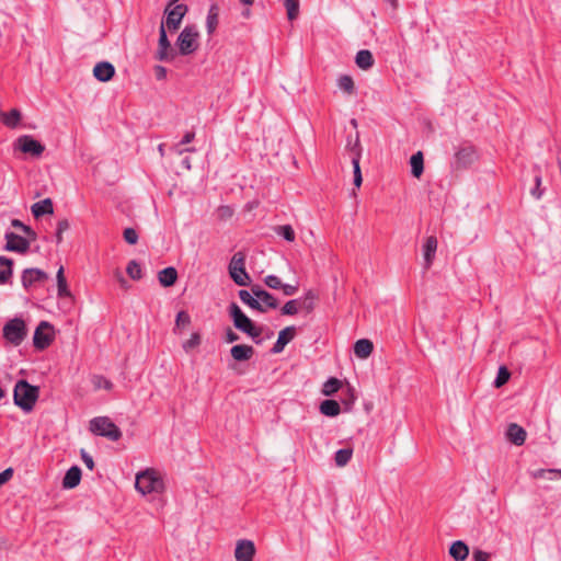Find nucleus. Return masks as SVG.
Returning a JSON list of instances; mask_svg holds the SVG:
<instances>
[{
    "label": "nucleus",
    "mask_w": 561,
    "mask_h": 561,
    "mask_svg": "<svg viewBox=\"0 0 561 561\" xmlns=\"http://www.w3.org/2000/svg\"><path fill=\"white\" fill-rule=\"evenodd\" d=\"M296 335V327L289 325L279 331L277 341L272 347L273 354H278L284 351L285 346L294 340Z\"/></svg>",
    "instance_id": "17"
},
{
    "label": "nucleus",
    "mask_w": 561,
    "mask_h": 561,
    "mask_svg": "<svg viewBox=\"0 0 561 561\" xmlns=\"http://www.w3.org/2000/svg\"><path fill=\"white\" fill-rule=\"evenodd\" d=\"M190 316L185 311H180L176 314L175 323L178 327L186 325L190 323Z\"/></svg>",
    "instance_id": "53"
},
{
    "label": "nucleus",
    "mask_w": 561,
    "mask_h": 561,
    "mask_svg": "<svg viewBox=\"0 0 561 561\" xmlns=\"http://www.w3.org/2000/svg\"><path fill=\"white\" fill-rule=\"evenodd\" d=\"M229 316L231 317L236 329L249 335L256 344L262 342L260 336L263 329L261 327H256L236 302L230 304Z\"/></svg>",
    "instance_id": "2"
},
{
    "label": "nucleus",
    "mask_w": 561,
    "mask_h": 561,
    "mask_svg": "<svg viewBox=\"0 0 561 561\" xmlns=\"http://www.w3.org/2000/svg\"><path fill=\"white\" fill-rule=\"evenodd\" d=\"M158 279L161 286L171 287L178 280V271L173 266L165 267L158 273Z\"/></svg>",
    "instance_id": "25"
},
{
    "label": "nucleus",
    "mask_w": 561,
    "mask_h": 561,
    "mask_svg": "<svg viewBox=\"0 0 561 561\" xmlns=\"http://www.w3.org/2000/svg\"><path fill=\"white\" fill-rule=\"evenodd\" d=\"M472 558L474 561H489L490 553L482 551L480 549H476L472 553Z\"/></svg>",
    "instance_id": "54"
},
{
    "label": "nucleus",
    "mask_w": 561,
    "mask_h": 561,
    "mask_svg": "<svg viewBox=\"0 0 561 561\" xmlns=\"http://www.w3.org/2000/svg\"><path fill=\"white\" fill-rule=\"evenodd\" d=\"M2 334L5 341L11 345H21L27 335V328L25 321L21 318H13L9 320L3 325Z\"/></svg>",
    "instance_id": "5"
},
{
    "label": "nucleus",
    "mask_w": 561,
    "mask_h": 561,
    "mask_svg": "<svg viewBox=\"0 0 561 561\" xmlns=\"http://www.w3.org/2000/svg\"><path fill=\"white\" fill-rule=\"evenodd\" d=\"M126 272H127L128 276L134 280H139L142 277L141 267L138 264V262L135 260H131L128 263V265L126 267Z\"/></svg>",
    "instance_id": "42"
},
{
    "label": "nucleus",
    "mask_w": 561,
    "mask_h": 561,
    "mask_svg": "<svg viewBox=\"0 0 561 561\" xmlns=\"http://www.w3.org/2000/svg\"><path fill=\"white\" fill-rule=\"evenodd\" d=\"M56 278H57V296L59 298L71 297V293L68 288L67 279L65 277L62 266H60L59 270L57 271Z\"/></svg>",
    "instance_id": "32"
},
{
    "label": "nucleus",
    "mask_w": 561,
    "mask_h": 561,
    "mask_svg": "<svg viewBox=\"0 0 561 561\" xmlns=\"http://www.w3.org/2000/svg\"><path fill=\"white\" fill-rule=\"evenodd\" d=\"M351 150L354 156L352 157L353 174L354 176H362L359 160H360V145L358 134L356 135L355 142L352 145Z\"/></svg>",
    "instance_id": "34"
},
{
    "label": "nucleus",
    "mask_w": 561,
    "mask_h": 561,
    "mask_svg": "<svg viewBox=\"0 0 561 561\" xmlns=\"http://www.w3.org/2000/svg\"><path fill=\"white\" fill-rule=\"evenodd\" d=\"M99 379H100V382L96 385L99 388L103 387L106 390H111L112 389L113 383L110 380H107L105 378H102V377H100Z\"/></svg>",
    "instance_id": "63"
},
{
    "label": "nucleus",
    "mask_w": 561,
    "mask_h": 561,
    "mask_svg": "<svg viewBox=\"0 0 561 561\" xmlns=\"http://www.w3.org/2000/svg\"><path fill=\"white\" fill-rule=\"evenodd\" d=\"M199 33L195 25H186L182 32L180 33L176 39V46L179 48V54L182 56H187L193 54L198 48V39Z\"/></svg>",
    "instance_id": "7"
},
{
    "label": "nucleus",
    "mask_w": 561,
    "mask_h": 561,
    "mask_svg": "<svg viewBox=\"0 0 561 561\" xmlns=\"http://www.w3.org/2000/svg\"><path fill=\"white\" fill-rule=\"evenodd\" d=\"M251 293L256 297V299L267 309H276L279 306V302L274 295L263 289L260 285H252Z\"/></svg>",
    "instance_id": "16"
},
{
    "label": "nucleus",
    "mask_w": 561,
    "mask_h": 561,
    "mask_svg": "<svg viewBox=\"0 0 561 561\" xmlns=\"http://www.w3.org/2000/svg\"><path fill=\"white\" fill-rule=\"evenodd\" d=\"M218 211L221 218L230 217L232 215V209L229 206H221Z\"/></svg>",
    "instance_id": "60"
},
{
    "label": "nucleus",
    "mask_w": 561,
    "mask_h": 561,
    "mask_svg": "<svg viewBox=\"0 0 561 561\" xmlns=\"http://www.w3.org/2000/svg\"><path fill=\"white\" fill-rule=\"evenodd\" d=\"M275 231L288 242H293L295 240L296 234L290 225L278 226L276 227Z\"/></svg>",
    "instance_id": "44"
},
{
    "label": "nucleus",
    "mask_w": 561,
    "mask_h": 561,
    "mask_svg": "<svg viewBox=\"0 0 561 561\" xmlns=\"http://www.w3.org/2000/svg\"><path fill=\"white\" fill-rule=\"evenodd\" d=\"M353 450L351 448H342L335 453L334 461L337 467L346 466L352 459Z\"/></svg>",
    "instance_id": "36"
},
{
    "label": "nucleus",
    "mask_w": 561,
    "mask_h": 561,
    "mask_svg": "<svg viewBox=\"0 0 561 561\" xmlns=\"http://www.w3.org/2000/svg\"><path fill=\"white\" fill-rule=\"evenodd\" d=\"M533 477L536 479H559L561 478V469H538L534 471Z\"/></svg>",
    "instance_id": "39"
},
{
    "label": "nucleus",
    "mask_w": 561,
    "mask_h": 561,
    "mask_svg": "<svg viewBox=\"0 0 561 561\" xmlns=\"http://www.w3.org/2000/svg\"><path fill=\"white\" fill-rule=\"evenodd\" d=\"M54 337V327L47 321H42L34 332L33 345L36 350L43 351L51 344Z\"/></svg>",
    "instance_id": "8"
},
{
    "label": "nucleus",
    "mask_w": 561,
    "mask_h": 561,
    "mask_svg": "<svg viewBox=\"0 0 561 561\" xmlns=\"http://www.w3.org/2000/svg\"><path fill=\"white\" fill-rule=\"evenodd\" d=\"M355 62L358 68L368 70L374 66V57L370 50L362 49L356 54Z\"/></svg>",
    "instance_id": "30"
},
{
    "label": "nucleus",
    "mask_w": 561,
    "mask_h": 561,
    "mask_svg": "<svg viewBox=\"0 0 561 561\" xmlns=\"http://www.w3.org/2000/svg\"><path fill=\"white\" fill-rule=\"evenodd\" d=\"M238 340H239V335L231 328H227L226 342L233 343V342H237Z\"/></svg>",
    "instance_id": "59"
},
{
    "label": "nucleus",
    "mask_w": 561,
    "mask_h": 561,
    "mask_svg": "<svg viewBox=\"0 0 561 561\" xmlns=\"http://www.w3.org/2000/svg\"><path fill=\"white\" fill-rule=\"evenodd\" d=\"M81 481V469L78 466L69 468L62 479L64 489H73Z\"/></svg>",
    "instance_id": "22"
},
{
    "label": "nucleus",
    "mask_w": 561,
    "mask_h": 561,
    "mask_svg": "<svg viewBox=\"0 0 561 561\" xmlns=\"http://www.w3.org/2000/svg\"><path fill=\"white\" fill-rule=\"evenodd\" d=\"M535 187L531 190V195L536 198H540L542 191H540L541 175L538 173L535 175Z\"/></svg>",
    "instance_id": "51"
},
{
    "label": "nucleus",
    "mask_w": 561,
    "mask_h": 561,
    "mask_svg": "<svg viewBox=\"0 0 561 561\" xmlns=\"http://www.w3.org/2000/svg\"><path fill=\"white\" fill-rule=\"evenodd\" d=\"M187 11L188 8L186 4L181 3L173 7H169V4H167L164 9V13L167 14L164 26H167L170 31L178 30Z\"/></svg>",
    "instance_id": "11"
},
{
    "label": "nucleus",
    "mask_w": 561,
    "mask_h": 561,
    "mask_svg": "<svg viewBox=\"0 0 561 561\" xmlns=\"http://www.w3.org/2000/svg\"><path fill=\"white\" fill-rule=\"evenodd\" d=\"M477 151L473 146H463L455 152L451 168L455 171L468 169L477 160Z\"/></svg>",
    "instance_id": "9"
},
{
    "label": "nucleus",
    "mask_w": 561,
    "mask_h": 561,
    "mask_svg": "<svg viewBox=\"0 0 561 561\" xmlns=\"http://www.w3.org/2000/svg\"><path fill=\"white\" fill-rule=\"evenodd\" d=\"M194 137H195V133H194V131H187V133L183 136V138H182V140H181L180 145H186V144L192 142V141H193V139H194Z\"/></svg>",
    "instance_id": "61"
},
{
    "label": "nucleus",
    "mask_w": 561,
    "mask_h": 561,
    "mask_svg": "<svg viewBox=\"0 0 561 561\" xmlns=\"http://www.w3.org/2000/svg\"><path fill=\"white\" fill-rule=\"evenodd\" d=\"M299 299L288 300L280 309L283 316H295L298 312Z\"/></svg>",
    "instance_id": "46"
},
{
    "label": "nucleus",
    "mask_w": 561,
    "mask_h": 561,
    "mask_svg": "<svg viewBox=\"0 0 561 561\" xmlns=\"http://www.w3.org/2000/svg\"><path fill=\"white\" fill-rule=\"evenodd\" d=\"M238 295L240 300L251 309L262 313L266 312V308H264V306L250 291L241 289Z\"/></svg>",
    "instance_id": "24"
},
{
    "label": "nucleus",
    "mask_w": 561,
    "mask_h": 561,
    "mask_svg": "<svg viewBox=\"0 0 561 561\" xmlns=\"http://www.w3.org/2000/svg\"><path fill=\"white\" fill-rule=\"evenodd\" d=\"M337 85L341 90H343L345 93L347 94H353L354 91H355V84H354V80L351 76L348 75H342L339 79H337Z\"/></svg>",
    "instance_id": "38"
},
{
    "label": "nucleus",
    "mask_w": 561,
    "mask_h": 561,
    "mask_svg": "<svg viewBox=\"0 0 561 561\" xmlns=\"http://www.w3.org/2000/svg\"><path fill=\"white\" fill-rule=\"evenodd\" d=\"M411 173L419 179L424 172V157L422 151H417L410 158Z\"/></svg>",
    "instance_id": "31"
},
{
    "label": "nucleus",
    "mask_w": 561,
    "mask_h": 561,
    "mask_svg": "<svg viewBox=\"0 0 561 561\" xmlns=\"http://www.w3.org/2000/svg\"><path fill=\"white\" fill-rule=\"evenodd\" d=\"M176 55V50L171 46V43L168 39L164 22L162 21L159 27V41L156 59L159 61H170L173 60Z\"/></svg>",
    "instance_id": "10"
},
{
    "label": "nucleus",
    "mask_w": 561,
    "mask_h": 561,
    "mask_svg": "<svg viewBox=\"0 0 561 561\" xmlns=\"http://www.w3.org/2000/svg\"><path fill=\"white\" fill-rule=\"evenodd\" d=\"M437 238L435 236H430L425 239L423 244V257H424V267L428 270L433 261L435 259V253L437 250Z\"/></svg>",
    "instance_id": "19"
},
{
    "label": "nucleus",
    "mask_w": 561,
    "mask_h": 561,
    "mask_svg": "<svg viewBox=\"0 0 561 561\" xmlns=\"http://www.w3.org/2000/svg\"><path fill=\"white\" fill-rule=\"evenodd\" d=\"M374 350V344L370 340L360 339L354 344V353L358 358H367Z\"/></svg>",
    "instance_id": "29"
},
{
    "label": "nucleus",
    "mask_w": 561,
    "mask_h": 561,
    "mask_svg": "<svg viewBox=\"0 0 561 561\" xmlns=\"http://www.w3.org/2000/svg\"><path fill=\"white\" fill-rule=\"evenodd\" d=\"M264 284L272 289H280L283 287L280 278L276 275H267L264 278Z\"/></svg>",
    "instance_id": "48"
},
{
    "label": "nucleus",
    "mask_w": 561,
    "mask_h": 561,
    "mask_svg": "<svg viewBox=\"0 0 561 561\" xmlns=\"http://www.w3.org/2000/svg\"><path fill=\"white\" fill-rule=\"evenodd\" d=\"M116 277L122 288L127 289L129 287L128 282L122 275L119 271H116Z\"/></svg>",
    "instance_id": "62"
},
{
    "label": "nucleus",
    "mask_w": 561,
    "mask_h": 561,
    "mask_svg": "<svg viewBox=\"0 0 561 561\" xmlns=\"http://www.w3.org/2000/svg\"><path fill=\"white\" fill-rule=\"evenodd\" d=\"M154 75L158 80H164L167 78V69L163 66H154Z\"/></svg>",
    "instance_id": "58"
},
{
    "label": "nucleus",
    "mask_w": 561,
    "mask_h": 561,
    "mask_svg": "<svg viewBox=\"0 0 561 561\" xmlns=\"http://www.w3.org/2000/svg\"><path fill=\"white\" fill-rule=\"evenodd\" d=\"M526 436H527L526 431L518 424L511 423L507 426L506 437L512 444H514L516 446H522L526 440Z\"/></svg>",
    "instance_id": "20"
},
{
    "label": "nucleus",
    "mask_w": 561,
    "mask_h": 561,
    "mask_svg": "<svg viewBox=\"0 0 561 561\" xmlns=\"http://www.w3.org/2000/svg\"><path fill=\"white\" fill-rule=\"evenodd\" d=\"M230 354L234 360L244 362L252 358L254 348L251 345L238 344L231 347Z\"/></svg>",
    "instance_id": "21"
},
{
    "label": "nucleus",
    "mask_w": 561,
    "mask_h": 561,
    "mask_svg": "<svg viewBox=\"0 0 561 561\" xmlns=\"http://www.w3.org/2000/svg\"><path fill=\"white\" fill-rule=\"evenodd\" d=\"M70 225L67 219H61L58 221L57 231H56V242L60 244L62 242V233L69 229Z\"/></svg>",
    "instance_id": "47"
},
{
    "label": "nucleus",
    "mask_w": 561,
    "mask_h": 561,
    "mask_svg": "<svg viewBox=\"0 0 561 561\" xmlns=\"http://www.w3.org/2000/svg\"><path fill=\"white\" fill-rule=\"evenodd\" d=\"M123 237L128 244H136L138 242V233L134 228H126Z\"/></svg>",
    "instance_id": "49"
},
{
    "label": "nucleus",
    "mask_w": 561,
    "mask_h": 561,
    "mask_svg": "<svg viewBox=\"0 0 561 561\" xmlns=\"http://www.w3.org/2000/svg\"><path fill=\"white\" fill-rule=\"evenodd\" d=\"M280 289L285 296H294L298 291V285L283 284Z\"/></svg>",
    "instance_id": "57"
},
{
    "label": "nucleus",
    "mask_w": 561,
    "mask_h": 561,
    "mask_svg": "<svg viewBox=\"0 0 561 561\" xmlns=\"http://www.w3.org/2000/svg\"><path fill=\"white\" fill-rule=\"evenodd\" d=\"M219 21V7L213 3L208 10L206 18V30L208 35H213L218 26Z\"/></svg>",
    "instance_id": "27"
},
{
    "label": "nucleus",
    "mask_w": 561,
    "mask_h": 561,
    "mask_svg": "<svg viewBox=\"0 0 561 561\" xmlns=\"http://www.w3.org/2000/svg\"><path fill=\"white\" fill-rule=\"evenodd\" d=\"M510 377H511L510 370L505 366H501L499 368L496 378H495V380L493 382L494 387L495 388H501L502 386H504L510 380Z\"/></svg>",
    "instance_id": "43"
},
{
    "label": "nucleus",
    "mask_w": 561,
    "mask_h": 561,
    "mask_svg": "<svg viewBox=\"0 0 561 561\" xmlns=\"http://www.w3.org/2000/svg\"><path fill=\"white\" fill-rule=\"evenodd\" d=\"M449 554L455 561H465L469 556V547L462 540H456L449 548Z\"/></svg>",
    "instance_id": "23"
},
{
    "label": "nucleus",
    "mask_w": 561,
    "mask_h": 561,
    "mask_svg": "<svg viewBox=\"0 0 561 561\" xmlns=\"http://www.w3.org/2000/svg\"><path fill=\"white\" fill-rule=\"evenodd\" d=\"M320 412L325 416H336L341 412V407L335 400H324L320 403Z\"/></svg>",
    "instance_id": "33"
},
{
    "label": "nucleus",
    "mask_w": 561,
    "mask_h": 561,
    "mask_svg": "<svg viewBox=\"0 0 561 561\" xmlns=\"http://www.w3.org/2000/svg\"><path fill=\"white\" fill-rule=\"evenodd\" d=\"M81 458L88 469L93 470L94 461L93 458L84 450H81Z\"/></svg>",
    "instance_id": "56"
},
{
    "label": "nucleus",
    "mask_w": 561,
    "mask_h": 561,
    "mask_svg": "<svg viewBox=\"0 0 561 561\" xmlns=\"http://www.w3.org/2000/svg\"><path fill=\"white\" fill-rule=\"evenodd\" d=\"M7 243L4 245L5 251L18 252L24 254L30 249V239L21 237L12 231L5 232L4 236Z\"/></svg>",
    "instance_id": "12"
},
{
    "label": "nucleus",
    "mask_w": 561,
    "mask_h": 561,
    "mask_svg": "<svg viewBox=\"0 0 561 561\" xmlns=\"http://www.w3.org/2000/svg\"><path fill=\"white\" fill-rule=\"evenodd\" d=\"M341 387L342 381L335 377H331L324 382L322 393L328 397L333 396Z\"/></svg>",
    "instance_id": "37"
},
{
    "label": "nucleus",
    "mask_w": 561,
    "mask_h": 561,
    "mask_svg": "<svg viewBox=\"0 0 561 561\" xmlns=\"http://www.w3.org/2000/svg\"><path fill=\"white\" fill-rule=\"evenodd\" d=\"M47 279V273L37 267L25 268L21 275L22 286L25 290H28L35 284L44 283Z\"/></svg>",
    "instance_id": "14"
},
{
    "label": "nucleus",
    "mask_w": 561,
    "mask_h": 561,
    "mask_svg": "<svg viewBox=\"0 0 561 561\" xmlns=\"http://www.w3.org/2000/svg\"><path fill=\"white\" fill-rule=\"evenodd\" d=\"M13 260L7 256H0V285L10 282L13 274Z\"/></svg>",
    "instance_id": "26"
},
{
    "label": "nucleus",
    "mask_w": 561,
    "mask_h": 561,
    "mask_svg": "<svg viewBox=\"0 0 561 561\" xmlns=\"http://www.w3.org/2000/svg\"><path fill=\"white\" fill-rule=\"evenodd\" d=\"M16 147L22 152L30 153L33 157H39L45 150L44 145L30 135L19 137L16 140Z\"/></svg>",
    "instance_id": "13"
},
{
    "label": "nucleus",
    "mask_w": 561,
    "mask_h": 561,
    "mask_svg": "<svg viewBox=\"0 0 561 561\" xmlns=\"http://www.w3.org/2000/svg\"><path fill=\"white\" fill-rule=\"evenodd\" d=\"M201 344V335L193 333L191 337L184 343L183 347L187 351L194 348Z\"/></svg>",
    "instance_id": "50"
},
{
    "label": "nucleus",
    "mask_w": 561,
    "mask_h": 561,
    "mask_svg": "<svg viewBox=\"0 0 561 561\" xmlns=\"http://www.w3.org/2000/svg\"><path fill=\"white\" fill-rule=\"evenodd\" d=\"M228 272L238 286H249L251 277L245 270V254L243 252L239 251L232 255Z\"/></svg>",
    "instance_id": "6"
},
{
    "label": "nucleus",
    "mask_w": 561,
    "mask_h": 561,
    "mask_svg": "<svg viewBox=\"0 0 561 561\" xmlns=\"http://www.w3.org/2000/svg\"><path fill=\"white\" fill-rule=\"evenodd\" d=\"M11 226L22 230L30 240H36V232L30 226L23 224L20 219H12Z\"/></svg>",
    "instance_id": "41"
},
{
    "label": "nucleus",
    "mask_w": 561,
    "mask_h": 561,
    "mask_svg": "<svg viewBox=\"0 0 561 561\" xmlns=\"http://www.w3.org/2000/svg\"><path fill=\"white\" fill-rule=\"evenodd\" d=\"M89 430L98 436L106 437L112 442L122 438V431L107 416H96L90 421Z\"/></svg>",
    "instance_id": "4"
},
{
    "label": "nucleus",
    "mask_w": 561,
    "mask_h": 561,
    "mask_svg": "<svg viewBox=\"0 0 561 561\" xmlns=\"http://www.w3.org/2000/svg\"><path fill=\"white\" fill-rule=\"evenodd\" d=\"M93 76L101 82H107L115 76V67L108 61H100L93 68Z\"/></svg>",
    "instance_id": "18"
},
{
    "label": "nucleus",
    "mask_w": 561,
    "mask_h": 561,
    "mask_svg": "<svg viewBox=\"0 0 561 561\" xmlns=\"http://www.w3.org/2000/svg\"><path fill=\"white\" fill-rule=\"evenodd\" d=\"M39 396V388L31 385L28 381L19 380L13 390V401L16 407L24 412H31Z\"/></svg>",
    "instance_id": "1"
},
{
    "label": "nucleus",
    "mask_w": 561,
    "mask_h": 561,
    "mask_svg": "<svg viewBox=\"0 0 561 561\" xmlns=\"http://www.w3.org/2000/svg\"><path fill=\"white\" fill-rule=\"evenodd\" d=\"M317 299H318L317 294L313 290L309 289L305 294L304 298L301 300L299 299V307L301 309H304L307 313H310L314 310V307H316L314 302Z\"/></svg>",
    "instance_id": "35"
},
{
    "label": "nucleus",
    "mask_w": 561,
    "mask_h": 561,
    "mask_svg": "<svg viewBox=\"0 0 561 561\" xmlns=\"http://www.w3.org/2000/svg\"><path fill=\"white\" fill-rule=\"evenodd\" d=\"M255 546L252 540L240 539L234 549L236 561H253L255 556Z\"/></svg>",
    "instance_id": "15"
},
{
    "label": "nucleus",
    "mask_w": 561,
    "mask_h": 561,
    "mask_svg": "<svg viewBox=\"0 0 561 561\" xmlns=\"http://www.w3.org/2000/svg\"><path fill=\"white\" fill-rule=\"evenodd\" d=\"M347 392H348V394H350V398H346L345 400H343V404H344V407H345V411H351V410H352V407H353V404H354V402H355L356 397H355V394H354V390H353V388H351V387H350V388L347 389Z\"/></svg>",
    "instance_id": "52"
},
{
    "label": "nucleus",
    "mask_w": 561,
    "mask_h": 561,
    "mask_svg": "<svg viewBox=\"0 0 561 561\" xmlns=\"http://www.w3.org/2000/svg\"><path fill=\"white\" fill-rule=\"evenodd\" d=\"M32 214L35 218H39L44 215L53 214L54 207L50 198H45L41 202H37L31 207Z\"/></svg>",
    "instance_id": "28"
},
{
    "label": "nucleus",
    "mask_w": 561,
    "mask_h": 561,
    "mask_svg": "<svg viewBox=\"0 0 561 561\" xmlns=\"http://www.w3.org/2000/svg\"><path fill=\"white\" fill-rule=\"evenodd\" d=\"M21 119V112L16 108H12L9 113L3 115L2 122L8 127H15Z\"/></svg>",
    "instance_id": "40"
},
{
    "label": "nucleus",
    "mask_w": 561,
    "mask_h": 561,
    "mask_svg": "<svg viewBox=\"0 0 561 561\" xmlns=\"http://www.w3.org/2000/svg\"><path fill=\"white\" fill-rule=\"evenodd\" d=\"M13 468H7L2 472H0V485L7 483L13 477Z\"/></svg>",
    "instance_id": "55"
},
{
    "label": "nucleus",
    "mask_w": 561,
    "mask_h": 561,
    "mask_svg": "<svg viewBox=\"0 0 561 561\" xmlns=\"http://www.w3.org/2000/svg\"><path fill=\"white\" fill-rule=\"evenodd\" d=\"M288 20H295L299 14V0H285Z\"/></svg>",
    "instance_id": "45"
},
{
    "label": "nucleus",
    "mask_w": 561,
    "mask_h": 561,
    "mask_svg": "<svg viewBox=\"0 0 561 561\" xmlns=\"http://www.w3.org/2000/svg\"><path fill=\"white\" fill-rule=\"evenodd\" d=\"M182 164L185 167V169L190 170L191 169V160H190V158H187V157L184 158L182 160Z\"/></svg>",
    "instance_id": "64"
},
{
    "label": "nucleus",
    "mask_w": 561,
    "mask_h": 561,
    "mask_svg": "<svg viewBox=\"0 0 561 561\" xmlns=\"http://www.w3.org/2000/svg\"><path fill=\"white\" fill-rule=\"evenodd\" d=\"M135 488L141 494L162 493L164 491V482L159 473L148 468L136 476Z\"/></svg>",
    "instance_id": "3"
}]
</instances>
